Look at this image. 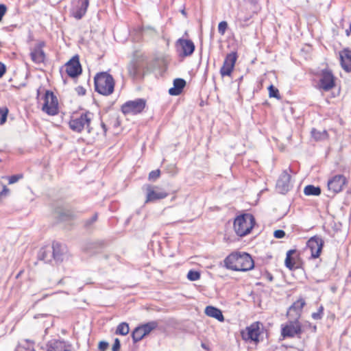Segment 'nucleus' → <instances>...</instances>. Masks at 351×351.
Returning a JSON list of instances; mask_svg holds the SVG:
<instances>
[{
  "mask_svg": "<svg viewBox=\"0 0 351 351\" xmlns=\"http://www.w3.org/2000/svg\"><path fill=\"white\" fill-rule=\"evenodd\" d=\"M225 267L230 270L247 271L254 267L251 256L246 252H234L224 259Z\"/></svg>",
  "mask_w": 351,
  "mask_h": 351,
  "instance_id": "obj_1",
  "label": "nucleus"
},
{
  "mask_svg": "<svg viewBox=\"0 0 351 351\" xmlns=\"http://www.w3.org/2000/svg\"><path fill=\"white\" fill-rule=\"evenodd\" d=\"M305 304L304 300H298L289 309L288 315L295 313L296 318L294 320H289L281 326V335L284 337H293L302 332L301 324L298 320L300 312Z\"/></svg>",
  "mask_w": 351,
  "mask_h": 351,
  "instance_id": "obj_2",
  "label": "nucleus"
},
{
  "mask_svg": "<svg viewBox=\"0 0 351 351\" xmlns=\"http://www.w3.org/2000/svg\"><path fill=\"white\" fill-rule=\"evenodd\" d=\"M95 90L101 95H109L114 91V82L113 77L106 72L96 75L94 78Z\"/></svg>",
  "mask_w": 351,
  "mask_h": 351,
  "instance_id": "obj_3",
  "label": "nucleus"
},
{
  "mask_svg": "<svg viewBox=\"0 0 351 351\" xmlns=\"http://www.w3.org/2000/svg\"><path fill=\"white\" fill-rule=\"evenodd\" d=\"M254 223V217L252 214L241 215L234 219V231L238 236L244 237L250 232Z\"/></svg>",
  "mask_w": 351,
  "mask_h": 351,
  "instance_id": "obj_4",
  "label": "nucleus"
},
{
  "mask_svg": "<svg viewBox=\"0 0 351 351\" xmlns=\"http://www.w3.org/2000/svg\"><path fill=\"white\" fill-rule=\"evenodd\" d=\"M39 90H38V99L43 100L42 110L50 116L56 115L58 113V101L56 96L50 90H45V94L40 98Z\"/></svg>",
  "mask_w": 351,
  "mask_h": 351,
  "instance_id": "obj_5",
  "label": "nucleus"
},
{
  "mask_svg": "<svg viewBox=\"0 0 351 351\" xmlns=\"http://www.w3.org/2000/svg\"><path fill=\"white\" fill-rule=\"evenodd\" d=\"M92 119L93 114L89 112L82 113L80 116H73L69 123V127L76 132H81L83 130L90 132V123Z\"/></svg>",
  "mask_w": 351,
  "mask_h": 351,
  "instance_id": "obj_6",
  "label": "nucleus"
},
{
  "mask_svg": "<svg viewBox=\"0 0 351 351\" xmlns=\"http://www.w3.org/2000/svg\"><path fill=\"white\" fill-rule=\"evenodd\" d=\"M145 56L143 54L136 53L128 65L129 75L133 78L137 77L145 66Z\"/></svg>",
  "mask_w": 351,
  "mask_h": 351,
  "instance_id": "obj_7",
  "label": "nucleus"
},
{
  "mask_svg": "<svg viewBox=\"0 0 351 351\" xmlns=\"http://www.w3.org/2000/svg\"><path fill=\"white\" fill-rule=\"evenodd\" d=\"M145 100L143 99L128 101L121 106V110L125 114H136L143 110L145 107Z\"/></svg>",
  "mask_w": 351,
  "mask_h": 351,
  "instance_id": "obj_8",
  "label": "nucleus"
},
{
  "mask_svg": "<svg viewBox=\"0 0 351 351\" xmlns=\"http://www.w3.org/2000/svg\"><path fill=\"white\" fill-rule=\"evenodd\" d=\"M145 203L155 202L167 197L168 193L158 186L147 185Z\"/></svg>",
  "mask_w": 351,
  "mask_h": 351,
  "instance_id": "obj_9",
  "label": "nucleus"
},
{
  "mask_svg": "<svg viewBox=\"0 0 351 351\" xmlns=\"http://www.w3.org/2000/svg\"><path fill=\"white\" fill-rule=\"evenodd\" d=\"M237 59L235 52L227 54L225 58L222 67L220 69V74L222 77L230 76L234 69Z\"/></svg>",
  "mask_w": 351,
  "mask_h": 351,
  "instance_id": "obj_10",
  "label": "nucleus"
},
{
  "mask_svg": "<svg viewBox=\"0 0 351 351\" xmlns=\"http://www.w3.org/2000/svg\"><path fill=\"white\" fill-rule=\"evenodd\" d=\"M66 72L71 77H76L82 73V66L78 56H73L65 65Z\"/></svg>",
  "mask_w": 351,
  "mask_h": 351,
  "instance_id": "obj_11",
  "label": "nucleus"
},
{
  "mask_svg": "<svg viewBox=\"0 0 351 351\" xmlns=\"http://www.w3.org/2000/svg\"><path fill=\"white\" fill-rule=\"evenodd\" d=\"M346 184V178L343 175H336L328 180V189L333 193H339Z\"/></svg>",
  "mask_w": 351,
  "mask_h": 351,
  "instance_id": "obj_12",
  "label": "nucleus"
},
{
  "mask_svg": "<svg viewBox=\"0 0 351 351\" xmlns=\"http://www.w3.org/2000/svg\"><path fill=\"white\" fill-rule=\"evenodd\" d=\"M324 241L319 236H314L307 241V247L311 253V257L318 258L322 250Z\"/></svg>",
  "mask_w": 351,
  "mask_h": 351,
  "instance_id": "obj_13",
  "label": "nucleus"
},
{
  "mask_svg": "<svg viewBox=\"0 0 351 351\" xmlns=\"http://www.w3.org/2000/svg\"><path fill=\"white\" fill-rule=\"evenodd\" d=\"M45 349L46 351H73L70 344L58 339L49 341L45 346Z\"/></svg>",
  "mask_w": 351,
  "mask_h": 351,
  "instance_id": "obj_14",
  "label": "nucleus"
},
{
  "mask_svg": "<svg viewBox=\"0 0 351 351\" xmlns=\"http://www.w3.org/2000/svg\"><path fill=\"white\" fill-rule=\"evenodd\" d=\"M335 77L332 73L328 70H324L319 80V88L325 91H328L335 86Z\"/></svg>",
  "mask_w": 351,
  "mask_h": 351,
  "instance_id": "obj_15",
  "label": "nucleus"
},
{
  "mask_svg": "<svg viewBox=\"0 0 351 351\" xmlns=\"http://www.w3.org/2000/svg\"><path fill=\"white\" fill-rule=\"evenodd\" d=\"M89 5V0H77L76 4L72 9V16L79 20L86 13Z\"/></svg>",
  "mask_w": 351,
  "mask_h": 351,
  "instance_id": "obj_16",
  "label": "nucleus"
},
{
  "mask_svg": "<svg viewBox=\"0 0 351 351\" xmlns=\"http://www.w3.org/2000/svg\"><path fill=\"white\" fill-rule=\"evenodd\" d=\"M276 187L280 193L284 194L291 188V176L286 171H283L277 181Z\"/></svg>",
  "mask_w": 351,
  "mask_h": 351,
  "instance_id": "obj_17",
  "label": "nucleus"
},
{
  "mask_svg": "<svg viewBox=\"0 0 351 351\" xmlns=\"http://www.w3.org/2000/svg\"><path fill=\"white\" fill-rule=\"evenodd\" d=\"M177 45L180 49V55L183 56H191L195 50V45L191 40L180 38Z\"/></svg>",
  "mask_w": 351,
  "mask_h": 351,
  "instance_id": "obj_18",
  "label": "nucleus"
},
{
  "mask_svg": "<svg viewBox=\"0 0 351 351\" xmlns=\"http://www.w3.org/2000/svg\"><path fill=\"white\" fill-rule=\"evenodd\" d=\"M51 255L56 262H62L66 257V248L59 243H53L52 245Z\"/></svg>",
  "mask_w": 351,
  "mask_h": 351,
  "instance_id": "obj_19",
  "label": "nucleus"
},
{
  "mask_svg": "<svg viewBox=\"0 0 351 351\" xmlns=\"http://www.w3.org/2000/svg\"><path fill=\"white\" fill-rule=\"evenodd\" d=\"M43 43H40L36 45L32 51L30 53L32 61L36 64L44 62L45 59V54L42 47Z\"/></svg>",
  "mask_w": 351,
  "mask_h": 351,
  "instance_id": "obj_20",
  "label": "nucleus"
},
{
  "mask_svg": "<svg viewBox=\"0 0 351 351\" xmlns=\"http://www.w3.org/2000/svg\"><path fill=\"white\" fill-rule=\"evenodd\" d=\"M341 64L346 71H351V51L345 49L340 53Z\"/></svg>",
  "mask_w": 351,
  "mask_h": 351,
  "instance_id": "obj_21",
  "label": "nucleus"
},
{
  "mask_svg": "<svg viewBox=\"0 0 351 351\" xmlns=\"http://www.w3.org/2000/svg\"><path fill=\"white\" fill-rule=\"evenodd\" d=\"M247 333L246 339L251 340L255 342L258 341V337L260 335V328L258 323L252 324L247 328Z\"/></svg>",
  "mask_w": 351,
  "mask_h": 351,
  "instance_id": "obj_22",
  "label": "nucleus"
},
{
  "mask_svg": "<svg viewBox=\"0 0 351 351\" xmlns=\"http://www.w3.org/2000/svg\"><path fill=\"white\" fill-rule=\"evenodd\" d=\"M204 313L207 316L215 318L220 322H223L224 320L221 311L213 306H206Z\"/></svg>",
  "mask_w": 351,
  "mask_h": 351,
  "instance_id": "obj_23",
  "label": "nucleus"
},
{
  "mask_svg": "<svg viewBox=\"0 0 351 351\" xmlns=\"http://www.w3.org/2000/svg\"><path fill=\"white\" fill-rule=\"evenodd\" d=\"M186 85L184 80L177 78L173 81V87L169 88V93L171 95H178L181 93L182 89Z\"/></svg>",
  "mask_w": 351,
  "mask_h": 351,
  "instance_id": "obj_24",
  "label": "nucleus"
},
{
  "mask_svg": "<svg viewBox=\"0 0 351 351\" xmlns=\"http://www.w3.org/2000/svg\"><path fill=\"white\" fill-rule=\"evenodd\" d=\"M295 252L293 250H290L287 252L286 258L285 261V266L289 269L292 270L296 268L295 261L292 258L291 255Z\"/></svg>",
  "mask_w": 351,
  "mask_h": 351,
  "instance_id": "obj_25",
  "label": "nucleus"
},
{
  "mask_svg": "<svg viewBox=\"0 0 351 351\" xmlns=\"http://www.w3.org/2000/svg\"><path fill=\"white\" fill-rule=\"evenodd\" d=\"M251 19V15H245L242 11H239L237 16V22L239 24L241 27L247 26L248 21Z\"/></svg>",
  "mask_w": 351,
  "mask_h": 351,
  "instance_id": "obj_26",
  "label": "nucleus"
},
{
  "mask_svg": "<svg viewBox=\"0 0 351 351\" xmlns=\"http://www.w3.org/2000/svg\"><path fill=\"white\" fill-rule=\"evenodd\" d=\"M38 257L45 263L50 262L52 258L51 250L49 248H41L38 254Z\"/></svg>",
  "mask_w": 351,
  "mask_h": 351,
  "instance_id": "obj_27",
  "label": "nucleus"
},
{
  "mask_svg": "<svg viewBox=\"0 0 351 351\" xmlns=\"http://www.w3.org/2000/svg\"><path fill=\"white\" fill-rule=\"evenodd\" d=\"M304 193L306 195H319L321 193V189L318 186L308 185L305 186Z\"/></svg>",
  "mask_w": 351,
  "mask_h": 351,
  "instance_id": "obj_28",
  "label": "nucleus"
},
{
  "mask_svg": "<svg viewBox=\"0 0 351 351\" xmlns=\"http://www.w3.org/2000/svg\"><path fill=\"white\" fill-rule=\"evenodd\" d=\"M145 336V335L143 333V331L140 326L136 327L132 333V337L134 342L141 341Z\"/></svg>",
  "mask_w": 351,
  "mask_h": 351,
  "instance_id": "obj_29",
  "label": "nucleus"
},
{
  "mask_svg": "<svg viewBox=\"0 0 351 351\" xmlns=\"http://www.w3.org/2000/svg\"><path fill=\"white\" fill-rule=\"evenodd\" d=\"M130 328L128 324L122 322L119 324L116 330V334L121 335H126L129 333Z\"/></svg>",
  "mask_w": 351,
  "mask_h": 351,
  "instance_id": "obj_30",
  "label": "nucleus"
},
{
  "mask_svg": "<svg viewBox=\"0 0 351 351\" xmlns=\"http://www.w3.org/2000/svg\"><path fill=\"white\" fill-rule=\"evenodd\" d=\"M145 336L148 335L152 330L157 327V323L155 322H149L140 326Z\"/></svg>",
  "mask_w": 351,
  "mask_h": 351,
  "instance_id": "obj_31",
  "label": "nucleus"
},
{
  "mask_svg": "<svg viewBox=\"0 0 351 351\" xmlns=\"http://www.w3.org/2000/svg\"><path fill=\"white\" fill-rule=\"evenodd\" d=\"M145 336L148 335L152 330L157 327V323L155 322H149L140 326Z\"/></svg>",
  "mask_w": 351,
  "mask_h": 351,
  "instance_id": "obj_32",
  "label": "nucleus"
},
{
  "mask_svg": "<svg viewBox=\"0 0 351 351\" xmlns=\"http://www.w3.org/2000/svg\"><path fill=\"white\" fill-rule=\"evenodd\" d=\"M75 217V215L70 210H64L59 215V219L60 221H66L72 219Z\"/></svg>",
  "mask_w": 351,
  "mask_h": 351,
  "instance_id": "obj_33",
  "label": "nucleus"
},
{
  "mask_svg": "<svg viewBox=\"0 0 351 351\" xmlns=\"http://www.w3.org/2000/svg\"><path fill=\"white\" fill-rule=\"evenodd\" d=\"M268 90H269V95L270 97H275L277 99L280 98L278 90L276 87H274L273 85H270L268 88Z\"/></svg>",
  "mask_w": 351,
  "mask_h": 351,
  "instance_id": "obj_34",
  "label": "nucleus"
},
{
  "mask_svg": "<svg viewBox=\"0 0 351 351\" xmlns=\"http://www.w3.org/2000/svg\"><path fill=\"white\" fill-rule=\"evenodd\" d=\"M187 278L191 281H195L199 279L200 274L198 271L190 270L188 272Z\"/></svg>",
  "mask_w": 351,
  "mask_h": 351,
  "instance_id": "obj_35",
  "label": "nucleus"
},
{
  "mask_svg": "<svg viewBox=\"0 0 351 351\" xmlns=\"http://www.w3.org/2000/svg\"><path fill=\"white\" fill-rule=\"evenodd\" d=\"M228 28V23L226 21H221L218 25V32L221 35H223Z\"/></svg>",
  "mask_w": 351,
  "mask_h": 351,
  "instance_id": "obj_36",
  "label": "nucleus"
},
{
  "mask_svg": "<svg viewBox=\"0 0 351 351\" xmlns=\"http://www.w3.org/2000/svg\"><path fill=\"white\" fill-rule=\"evenodd\" d=\"M8 110L7 108L0 109V125L3 124L7 119Z\"/></svg>",
  "mask_w": 351,
  "mask_h": 351,
  "instance_id": "obj_37",
  "label": "nucleus"
},
{
  "mask_svg": "<svg viewBox=\"0 0 351 351\" xmlns=\"http://www.w3.org/2000/svg\"><path fill=\"white\" fill-rule=\"evenodd\" d=\"M9 193V189L5 185L0 184V197H6Z\"/></svg>",
  "mask_w": 351,
  "mask_h": 351,
  "instance_id": "obj_38",
  "label": "nucleus"
},
{
  "mask_svg": "<svg viewBox=\"0 0 351 351\" xmlns=\"http://www.w3.org/2000/svg\"><path fill=\"white\" fill-rule=\"evenodd\" d=\"M23 178L21 174L13 175L12 176L8 177V182L10 184H14L17 182L20 179Z\"/></svg>",
  "mask_w": 351,
  "mask_h": 351,
  "instance_id": "obj_39",
  "label": "nucleus"
},
{
  "mask_svg": "<svg viewBox=\"0 0 351 351\" xmlns=\"http://www.w3.org/2000/svg\"><path fill=\"white\" fill-rule=\"evenodd\" d=\"M160 170L157 169V170L152 171L149 173V179L150 180H155L160 177Z\"/></svg>",
  "mask_w": 351,
  "mask_h": 351,
  "instance_id": "obj_40",
  "label": "nucleus"
},
{
  "mask_svg": "<svg viewBox=\"0 0 351 351\" xmlns=\"http://www.w3.org/2000/svg\"><path fill=\"white\" fill-rule=\"evenodd\" d=\"M97 219V214L95 213L93 217L90 219H87L84 222V226L87 228L90 227L94 222H95Z\"/></svg>",
  "mask_w": 351,
  "mask_h": 351,
  "instance_id": "obj_41",
  "label": "nucleus"
},
{
  "mask_svg": "<svg viewBox=\"0 0 351 351\" xmlns=\"http://www.w3.org/2000/svg\"><path fill=\"white\" fill-rule=\"evenodd\" d=\"M323 310H324L323 306H320L317 312L312 313V317L316 320L322 319V314H323Z\"/></svg>",
  "mask_w": 351,
  "mask_h": 351,
  "instance_id": "obj_42",
  "label": "nucleus"
},
{
  "mask_svg": "<svg viewBox=\"0 0 351 351\" xmlns=\"http://www.w3.org/2000/svg\"><path fill=\"white\" fill-rule=\"evenodd\" d=\"M285 235V232L282 230H277L274 231V236L277 239L283 238Z\"/></svg>",
  "mask_w": 351,
  "mask_h": 351,
  "instance_id": "obj_43",
  "label": "nucleus"
},
{
  "mask_svg": "<svg viewBox=\"0 0 351 351\" xmlns=\"http://www.w3.org/2000/svg\"><path fill=\"white\" fill-rule=\"evenodd\" d=\"M120 349V341L119 339H115L114 341V344L112 348V351H119Z\"/></svg>",
  "mask_w": 351,
  "mask_h": 351,
  "instance_id": "obj_44",
  "label": "nucleus"
},
{
  "mask_svg": "<svg viewBox=\"0 0 351 351\" xmlns=\"http://www.w3.org/2000/svg\"><path fill=\"white\" fill-rule=\"evenodd\" d=\"M108 347V343L106 341H100L99 343V349L101 351H105Z\"/></svg>",
  "mask_w": 351,
  "mask_h": 351,
  "instance_id": "obj_45",
  "label": "nucleus"
},
{
  "mask_svg": "<svg viewBox=\"0 0 351 351\" xmlns=\"http://www.w3.org/2000/svg\"><path fill=\"white\" fill-rule=\"evenodd\" d=\"M6 6L3 4H0V21L2 20L3 15L6 12Z\"/></svg>",
  "mask_w": 351,
  "mask_h": 351,
  "instance_id": "obj_46",
  "label": "nucleus"
},
{
  "mask_svg": "<svg viewBox=\"0 0 351 351\" xmlns=\"http://www.w3.org/2000/svg\"><path fill=\"white\" fill-rule=\"evenodd\" d=\"M5 72V65L0 62V78L3 76L4 73Z\"/></svg>",
  "mask_w": 351,
  "mask_h": 351,
  "instance_id": "obj_47",
  "label": "nucleus"
},
{
  "mask_svg": "<svg viewBox=\"0 0 351 351\" xmlns=\"http://www.w3.org/2000/svg\"><path fill=\"white\" fill-rule=\"evenodd\" d=\"M312 134L314 136V138H316V139H320L321 138V136H320L321 134L319 133V132H317L314 130L312 131Z\"/></svg>",
  "mask_w": 351,
  "mask_h": 351,
  "instance_id": "obj_48",
  "label": "nucleus"
},
{
  "mask_svg": "<svg viewBox=\"0 0 351 351\" xmlns=\"http://www.w3.org/2000/svg\"><path fill=\"white\" fill-rule=\"evenodd\" d=\"M267 279L269 280V281H272L273 280V276L270 274H268L267 275Z\"/></svg>",
  "mask_w": 351,
  "mask_h": 351,
  "instance_id": "obj_49",
  "label": "nucleus"
},
{
  "mask_svg": "<svg viewBox=\"0 0 351 351\" xmlns=\"http://www.w3.org/2000/svg\"><path fill=\"white\" fill-rule=\"evenodd\" d=\"M86 90L83 88H80V92H79L80 94L84 95Z\"/></svg>",
  "mask_w": 351,
  "mask_h": 351,
  "instance_id": "obj_50",
  "label": "nucleus"
},
{
  "mask_svg": "<svg viewBox=\"0 0 351 351\" xmlns=\"http://www.w3.org/2000/svg\"><path fill=\"white\" fill-rule=\"evenodd\" d=\"M101 127L104 129V132L106 133V127L104 123H101Z\"/></svg>",
  "mask_w": 351,
  "mask_h": 351,
  "instance_id": "obj_51",
  "label": "nucleus"
},
{
  "mask_svg": "<svg viewBox=\"0 0 351 351\" xmlns=\"http://www.w3.org/2000/svg\"><path fill=\"white\" fill-rule=\"evenodd\" d=\"M31 351H35L34 350H32Z\"/></svg>",
  "mask_w": 351,
  "mask_h": 351,
  "instance_id": "obj_52",
  "label": "nucleus"
}]
</instances>
